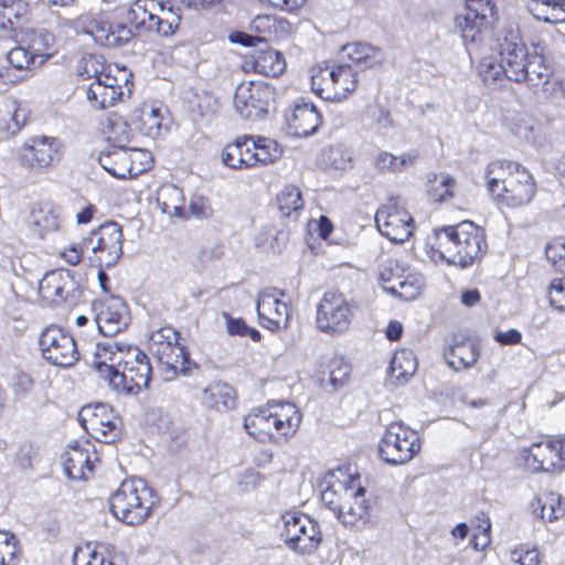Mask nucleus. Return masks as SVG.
Instances as JSON below:
<instances>
[{"label": "nucleus", "mask_w": 565, "mask_h": 565, "mask_svg": "<svg viewBox=\"0 0 565 565\" xmlns=\"http://www.w3.org/2000/svg\"><path fill=\"white\" fill-rule=\"evenodd\" d=\"M93 367L109 388L121 396H138L149 388L153 375L146 351L135 343L116 339L96 344Z\"/></svg>", "instance_id": "1"}, {"label": "nucleus", "mask_w": 565, "mask_h": 565, "mask_svg": "<svg viewBox=\"0 0 565 565\" xmlns=\"http://www.w3.org/2000/svg\"><path fill=\"white\" fill-rule=\"evenodd\" d=\"M531 54L519 30L504 29L497 39L491 55L478 64V74L487 86H503L505 82L524 83L529 79Z\"/></svg>", "instance_id": "2"}, {"label": "nucleus", "mask_w": 565, "mask_h": 565, "mask_svg": "<svg viewBox=\"0 0 565 565\" xmlns=\"http://www.w3.org/2000/svg\"><path fill=\"white\" fill-rule=\"evenodd\" d=\"M321 502L347 526L367 522L370 502L360 472L350 465L330 472L328 486L321 491Z\"/></svg>", "instance_id": "3"}, {"label": "nucleus", "mask_w": 565, "mask_h": 565, "mask_svg": "<svg viewBox=\"0 0 565 565\" xmlns=\"http://www.w3.org/2000/svg\"><path fill=\"white\" fill-rule=\"evenodd\" d=\"M431 256L466 268L480 262L488 252L486 230L472 221L444 225L434 231Z\"/></svg>", "instance_id": "4"}, {"label": "nucleus", "mask_w": 565, "mask_h": 565, "mask_svg": "<svg viewBox=\"0 0 565 565\" xmlns=\"http://www.w3.org/2000/svg\"><path fill=\"white\" fill-rule=\"evenodd\" d=\"M486 186L498 205L520 209L532 202L537 184L523 164L512 160L491 161L484 171Z\"/></svg>", "instance_id": "5"}, {"label": "nucleus", "mask_w": 565, "mask_h": 565, "mask_svg": "<svg viewBox=\"0 0 565 565\" xmlns=\"http://www.w3.org/2000/svg\"><path fill=\"white\" fill-rule=\"evenodd\" d=\"M301 420L302 414L296 404L268 401L244 417V429L260 444L281 445L297 434Z\"/></svg>", "instance_id": "6"}, {"label": "nucleus", "mask_w": 565, "mask_h": 565, "mask_svg": "<svg viewBox=\"0 0 565 565\" xmlns=\"http://www.w3.org/2000/svg\"><path fill=\"white\" fill-rule=\"evenodd\" d=\"M159 504L154 489L139 478L125 479L109 498L114 516L129 526L145 524Z\"/></svg>", "instance_id": "7"}, {"label": "nucleus", "mask_w": 565, "mask_h": 565, "mask_svg": "<svg viewBox=\"0 0 565 565\" xmlns=\"http://www.w3.org/2000/svg\"><path fill=\"white\" fill-rule=\"evenodd\" d=\"M359 82V74L350 64L323 62L310 68L311 90L327 102L349 99L356 92Z\"/></svg>", "instance_id": "8"}, {"label": "nucleus", "mask_w": 565, "mask_h": 565, "mask_svg": "<svg viewBox=\"0 0 565 565\" xmlns=\"http://www.w3.org/2000/svg\"><path fill=\"white\" fill-rule=\"evenodd\" d=\"M152 349L167 380L188 375L196 364L188 348L181 343V334L173 327L164 326L152 334Z\"/></svg>", "instance_id": "9"}, {"label": "nucleus", "mask_w": 565, "mask_h": 565, "mask_svg": "<svg viewBox=\"0 0 565 565\" xmlns=\"http://www.w3.org/2000/svg\"><path fill=\"white\" fill-rule=\"evenodd\" d=\"M423 441L419 433L403 422H392L379 443L380 458L391 466H403L412 461L420 451Z\"/></svg>", "instance_id": "10"}, {"label": "nucleus", "mask_w": 565, "mask_h": 565, "mask_svg": "<svg viewBox=\"0 0 565 565\" xmlns=\"http://www.w3.org/2000/svg\"><path fill=\"white\" fill-rule=\"evenodd\" d=\"M498 20V10L492 0H466L465 11L456 15L455 24L466 44H479Z\"/></svg>", "instance_id": "11"}, {"label": "nucleus", "mask_w": 565, "mask_h": 565, "mask_svg": "<svg viewBox=\"0 0 565 565\" xmlns=\"http://www.w3.org/2000/svg\"><path fill=\"white\" fill-rule=\"evenodd\" d=\"M64 156V145L57 137L35 136L18 151V162L34 173H45L56 168Z\"/></svg>", "instance_id": "12"}, {"label": "nucleus", "mask_w": 565, "mask_h": 565, "mask_svg": "<svg viewBox=\"0 0 565 565\" xmlns=\"http://www.w3.org/2000/svg\"><path fill=\"white\" fill-rule=\"evenodd\" d=\"M282 521L281 536L290 550L302 555L312 554L318 550L322 542V533L317 521L296 511L284 513Z\"/></svg>", "instance_id": "13"}, {"label": "nucleus", "mask_w": 565, "mask_h": 565, "mask_svg": "<svg viewBox=\"0 0 565 565\" xmlns=\"http://www.w3.org/2000/svg\"><path fill=\"white\" fill-rule=\"evenodd\" d=\"M78 420L85 431L104 444H114L122 434V420L107 404L86 405L78 413Z\"/></svg>", "instance_id": "14"}, {"label": "nucleus", "mask_w": 565, "mask_h": 565, "mask_svg": "<svg viewBox=\"0 0 565 565\" xmlns=\"http://www.w3.org/2000/svg\"><path fill=\"white\" fill-rule=\"evenodd\" d=\"M353 309L344 294L338 290L326 291L317 305V328L328 334H340L349 330Z\"/></svg>", "instance_id": "15"}, {"label": "nucleus", "mask_w": 565, "mask_h": 565, "mask_svg": "<svg viewBox=\"0 0 565 565\" xmlns=\"http://www.w3.org/2000/svg\"><path fill=\"white\" fill-rule=\"evenodd\" d=\"M108 139L118 148L105 156L104 168L119 179L136 178L145 172V168L132 167L128 147L132 140V130L124 120L110 122Z\"/></svg>", "instance_id": "16"}, {"label": "nucleus", "mask_w": 565, "mask_h": 565, "mask_svg": "<svg viewBox=\"0 0 565 565\" xmlns=\"http://www.w3.org/2000/svg\"><path fill=\"white\" fill-rule=\"evenodd\" d=\"M43 358L51 364L70 367L79 359V352L72 334L56 326L43 330L39 340Z\"/></svg>", "instance_id": "17"}, {"label": "nucleus", "mask_w": 565, "mask_h": 565, "mask_svg": "<svg viewBox=\"0 0 565 565\" xmlns=\"http://www.w3.org/2000/svg\"><path fill=\"white\" fill-rule=\"evenodd\" d=\"M276 89L263 81H244L237 85L234 93V106L244 118H252L268 113V107L275 100Z\"/></svg>", "instance_id": "18"}, {"label": "nucleus", "mask_w": 565, "mask_h": 565, "mask_svg": "<svg viewBox=\"0 0 565 565\" xmlns=\"http://www.w3.org/2000/svg\"><path fill=\"white\" fill-rule=\"evenodd\" d=\"M375 223L380 233L393 243L406 242L415 231L409 212L393 200L377 209Z\"/></svg>", "instance_id": "19"}, {"label": "nucleus", "mask_w": 565, "mask_h": 565, "mask_svg": "<svg viewBox=\"0 0 565 565\" xmlns=\"http://www.w3.org/2000/svg\"><path fill=\"white\" fill-rule=\"evenodd\" d=\"M256 308L263 328L278 332L289 327L292 308L282 290L273 288L259 294Z\"/></svg>", "instance_id": "20"}, {"label": "nucleus", "mask_w": 565, "mask_h": 565, "mask_svg": "<svg viewBox=\"0 0 565 565\" xmlns=\"http://www.w3.org/2000/svg\"><path fill=\"white\" fill-rule=\"evenodd\" d=\"M122 227L117 222H106L90 232L88 243L100 267H111L122 255Z\"/></svg>", "instance_id": "21"}, {"label": "nucleus", "mask_w": 565, "mask_h": 565, "mask_svg": "<svg viewBox=\"0 0 565 565\" xmlns=\"http://www.w3.org/2000/svg\"><path fill=\"white\" fill-rule=\"evenodd\" d=\"M66 476L72 480H89L100 463L96 447L89 440H77L66 448L62 456Z\"/></svg>", "instance_id": "22"}, {"label": "nucleus", "mask_w": 565, "mask_h": 565, "mask_svg": "<svg viewBox=\"0 0 565 565\" xmlns=\"http://www.w3.org/2000/svg\"><path fill=\"white\" fill-rule=\"evenodd\" d=\"M556 437L533 443L523 448L515 458V465L529 473L550 472L562 468Z\"/></svg>", "instance_id": "23"}, {"label": "nucleus", "mask_w": 565, "mask_h": 565, "mask_svg": "<svg viewBox=\"0 0 565 565\" xmlns=\"http://www.w3.org/2000/svg\"><path fill=\"white\" fill-rule=\"evenodd\" d=\"M287 67L285 56L277 50L267 47L255 50L242 56L241 68L246 74L279 77Z\"/></svg>", "instance_id": "24"}, {"label": "nucleus", "mask_w": 565, "mask_h": 565, "mask_svg": "<svg viewBox=\"0 0 565 565\" xmlns=\"http://www.w3.org/2000/svg\"><path fill=\"white\" fill-rule=\"evenodd\" d=\"M74 289V280L68 270L47 271L39 282L41 298L51 305H58L68 298Z\"/></svg>", "instance_id": "25"}, {"label": "nucleus", "mask_w": 565, "mask_h": 565, "mask_svg": "<svg viewBox=\"0 0 565 565\" xmlns=\"http://www.w3.org/2000/svg\"><path fill=\"white\" fill-rule=\"evenodd\" d=\"M444 355L451 369L460 371L471 367L477 362L480 351L472 339L454 335L444 350Z\"/></svg>", "instance_id": "26"}, {"label": "nucleus", "mask_w": 565, "mask_h": 565, "mask_svg": "<svg viewBox=\"0 0 565 565\" xmlns=\"http://www.w3.org/2000/svg\"><path fill=\"white\" fill-rule=\"evenodd\" d=\"M250 139L252 135H242L228 142L221 152L222 163L232 170L255 168Z\"/></svg>", "instance_id": "27"}, {"label": "nucleus", "mask_w": 565, "mask_h": 565, "mask_svg": "<svg viewBox=\"0 0 565 565\" xmlns=\"http://www.w3.org/2000/svg\"><path fill=\"white\" fill-rule=\"evenodd\" d=\"M322 116L312 104H297L287 117V126L290 135L307 137L312 135L321 125Z\"/></svg>", "instance_id": "28"}, {"label": "nucleus", "mask_w": 565, "mask_h": 565, "mask_svg": "<svg viewBox=\"0 0 565 565\" xmlns=\"http://www.w3.org/2000/svg\"><path fill=\"white\" fill-rule=\"evenodd\" d=\"M99 331L106 337H113L126 326L125 305L118 298L104 301L96 315Z\"/></svg>", "instance_id": "29"}, {"label": "nucleus", "mask_w": 565, "mask_h": 565, "mask_svg": "<svg viewBox=\"0 0 565 565\" xmlns=\"http://www.w3.org/2000/svg\"><path fill=\"white\" fill-rule=\"evenodd\" d=\"M532 514L545 523H551L565 515V503L552 491L535 495L530 502Z\"/></svg>", "instance_id": "30"}, {"label": "nucleus", "mask_w": 565, "mask_h": 565, "mask_svg": "<svg viewBox=\"0 0 565 565\" xmlns=\"http://www.w3.org/2000/svg\"><path fill=\"white\" fill-rule=\"evenodd\" d=\"M62 221L50 204H39L31 210L29 228L40 238L61 230Z\"/></svg>", "instance_id": "31"}, {"label": "nucleus", "mask_w": 565, "mask_h": 565, "mask_svg": "<svg viewBox=\"0 0 565 565\" xmlns=\"http://www.w3.org/2000/svg\"><path fill=\"white\" fill-rule=\"evenodd\" d=\"M258 41H277L284 38L290 31V23L285 18H279L273 14H258L249 25Z\"/></svg>", "instance_id": "32"}, {"label": "nucleus", "mask_w": 565, "mask_h": 565, "mask_svg": "<svg viewBox=\"0 0 565 565\" xmlns=\"http://www.w3.org/2000/svg\"><path fill=\"white\" fill-rule=\"evenodd\" d=\"M30 13L26 0H0V28L18 31L29 22Z\"/></svg>", "instance_id": "33"}, {"label": "nucleus", "mask_w": 565, "mask_h": 565, "mask_svg": "<svg viewBox=\"0 0 565 565\" xmlns=\"http://www.w3.org/2000/svg\"><path fill=\"white\" fill-rule=\"evenodd\" d=\"M418 361L415 353L406 348L398 349L394 352L387 374L393 383L403 385L416 373Z\"/></svg>", "instance_id": "34"}, {"label": "nucleus", "mask_w": 565, "mask_h": 565, "mask_svg": "<svg viewBox=\"0 0 565 565\" xmlns=\"http://www.w3.org/2000/svg\"><path fill=\"white\" fill-rule=\"evenodd\" d=\"M76 24L81 31L90 35L96 43L113 45L116 42L111 24L102 15L93 13L82 14L77 18Z\"/></svg>", "instance_id": "35"}, {"label": "nucleus", "mask_w": 565, "mask_h": 565, "mask_svg": "<svg viewBox=\"0 0 565 565\" xmlns=\"http://www.w3.org/2000/svg\"><path fill=\"white\" fill-rule=\"evenodd\" d=\"M98 78L115 93H120V98L127 94L130 96L134 89V74L127 66L110 63L102 67Z\"/></svg>", "instance_id": "36"}, {"label": "nucleus", "mask_w": 565, "mask_h": 565, "mask_svg": "<svg viewBox=\"0 0 565 565\" xmlns=\"http://www.w3.org/2000/svg\"><path fill=\"white\" fill-rule=\"evenodd\" d=\"M236 402V391L227 383L214 382L203 391V403L211 409L226 412L235 408Z\"/></svg>", "instance_id": "37"}, {"label": "nucleus", "mask_w": 565, "mask_h": 565, "mask_svg": "<svg viewBox=\"0 0 565 565\" xmlns=\"http://www.w3.org/2000/svg\"><path fill=\"white\" fill-rule=\"evenodd\" d=\"M164 8L166 3L158 0H136L127 12V20L136 28L150 31L157 13L164 12Z\"/></svg>", "instance_id": "38"}, {"label": "nucleus", "mask_w": 565, "mask_h": 565, "mask_svg": "<svg viewBox=\"0 0 565 565\" xmlns=\"http://www.w3.org/2000/svg\"><path fill=\"white\" fill-rule=\"evenodd\" d=\"M342 51L353 64L364 68L379 67L384 62L383 51L367 43H349L342 47Z\"/></svg>", "instance_id": "39"}, {"label": "nucleus", "mask_w": 565, "mask_h": 565, "mask_svg": "<svg viewBox=\"0 0 565 565\" xmlns=\"http://www.w3.org/2000/svg\"><path fill=\"white\" fill-rule=\"evenodd\" d=\"M277 210L284 218H297L305 206L300 189L297 185L284 186L275 198Z\"/></svg>", "instance_id": "40"}, {"label": "nucleus", "mask_w": 565, "mask_h": 565, "mask_svg": "<svg viewBox=\"0 0 565 565\" xmlns=\"http://www.w3.org/2000/svg\"><path fill=\"white\" fill-rule=\"evenodd\" d=\"M157 203L170 216L186 217L182 190L173 184H163L157 192Z\"/></svg>", "instance_id": "41"}, {"label": "nucleus", "mask_w": 565, "mask_h": 565, "mask_svg": "<svg viewBox=\"0 0 565 565\" xmlns=\"http://www.w3.org/2000/svg\"><path fill=\"white\" fill-rule=\"evenodd\" d=\"M252 138L250 149L253 150L255 168L271 164L280 159L282 149L276 140L258 135H252Z\"/></svg>", "instance_id": "42"}, {"label": "nucleus", "mask_w": 565, "mask_h": 565, "mask_svg": "<svg viewBox=\"0 0 565 565\" xmlns=\"http://www.w3.org/2000/svg\"><path fill=\"white\" fill-rule=\"evenodd\" d=\"M86 97L95 109H106L121 100L120 93H115L98 78L90 83L86 90Z\"/></svg>", "instance_id": "43"}, {"label": "nucleus", "mask_w": 565, "mask_h": 565, "mask_svg": "<svg viewBox=\"0 0 565 565\" xmlns=\"http://www.w3.org/2000/svg\"><path fill=\"white\" fill-rule=\"evenodd\" d=\"M527 9L537 21L553 24L565 22V11L553 1L531 0Z\"/></svg>", "instance_id": "44"}, {"label": "nucleus", "mask_w": 565, "mask_h": 565, "mask_svg": "<svg viewBox=\"0 0 565 565\" xmlns=\"http://www.w3.org/2000/svg\"><path fill=\"white\" fill-rule=\"evenodd\" d=\"M53 42L54 36L47 31L32 34L26 49L35 64H42L53 55Z\"/></svg>", "instance_id": "45"}, {"label": "nucleus", "mask_w": 565, "mask_h": 565, "mask_svg": "<svg viewBox=\"0 0 565 565\" xmlns=\"http://www.w3.org/2000/svg\"><path fill=\"white\" fill-rule=\"evenodd\" d=\"M471 545L476 551H484L491 544V521L486 512H480L471 519Z\"/></svg>", "instance_id": "46"}, {"label": "nucleus", "mask_w": 565, "mask_h": 565, "mask_svg": "<svg viewBox=\"0 0 565 565\" xmlns=\"http://www.w3.org/2000/svg\"><path fill=\"white\" fill-rule=\"evenodd\" d=\"M415 159L416 156L413 154L395 156L387 151H381L375 156L373 166L380 172L396 173L413 164Z\"/></svg>", "instance_id": "47"}, {"label": "nucleus", "mask_w": 565, "mask_h": 565, "mask_svg": "<svg viewBox=\"0 0 565 565\" xmlns=\"http://www.w3.org/2000/svg\"><path fill=\"white\" fill-rule=\"evenodd\" d=\"M21 556L18 537L9 531H0V565H19Z\"/></svg>", "instance_id": "48"}, {"label": "nucleus", "mask_w": 565, "mask_h": 565, "mask_svg": "<svg viewBox=\"0 0 565 565\" xmlns=\"http://www.w3.org/2000/svg\"><path fill=\"white\" fill-rule=\"evenodd\" d=\"M456 180L450 175H435L428 184L429 199L436 203H443L455 196Z\"/></svg>", "instance_id": "49"}, {"label": "nucleus", "mask_w": 565, "mask_h": 565, "mask_svg": "<svg viewBox=\"0 0 565 565\" xmlns=\"http://www.w3.org/2000/svg\"><path fill=\"white\" fill-rule=\"evenodd\" d=\"M73 565H117L113 558L104 553L96 551L90 544L86 543L76 547L73 555Z\"/></svg>", "instance_id": "50"}, {"label": "nucleus", "mask_w": 565, "mask_h": 565, "mask_svg": "<svg viewBox=\"0 0 565 565\" xmlns=\"http://www.w3.org/2000/svg\"><path fill=\"white\" fill-rule=\"evenodd\" d=\"M545 296L550 308L565 316V275L550 280Z\"/></svg>", "instance_id": "51"}, {"label": "nucleus", "mask_w": 565, "mask_h": 565, "mask_svg": "<svg viewBox=\"0 0 565 565\" xmlns=\"http://www.w3.org/2000/svg\"><path fill=\"white\" fill-rule=\"evenodd\" d=\"M168 14H170V19L161 17L159 13H157V17L150 31H153L160 36L164 38L172 36L173 34H175L180 28L181 14L175 9L174 4L169 6Z\"/></svg>", "instance_id": "52"}, {"label": "nucleus", "mask_w": 565, "mask_h": 565, "mask_svg": "<svg viewBox=\"0 0 565 565\" xmlns=\"http://www.w3.org/2000/svg\"><path fill=\"white\" fill-rule=\"evenodd\" d=\"M387 292L409 301L420 294V285L416 278L396 276V284L388 285Z\"/></svg>", "instance_id": "53"}, {"label": "nucleus", "mask_w": 565, "mask_h": 565, "mask_svg": "<svg viewBox=\"0 0 565 565\" xmlns=\"http://www.w3.org/2000/svg\"><path fill=\"white\" fill-rule=\"evenodd\" d=\"M544 555L535 545L521 543L511 551V561L518 565H541Z\"/></svg>", "instance_id": "54"}, {"label": "nucleus", "mask_w": 565, "mask_h": 565, "mask_svg": "<svg viewBox=\"0 0 565 565\" xmlns=\"http://www.w3.org/2000/svg\"><path fill=\"white\" fill-rule=\"evenodd\" d=\"M224 318L226 321V330L230 335L237 337H248L254 342H259L262 340L260 332L249 327L243 318H233L228 313H224Z\"/></svg>", "instance_id": "55"}, {"label": "nucleus", "mask_w": 565, "mask_h": 565, "mask_svg": "<svg viewBox=\"0 0 565 565\" xmlns=\"http://www.w3.org/2000/svg\"><path fill=\"white\" fill-rule=\"evenodd\" d=\"M7 61L11 68L18 72H28L36 65L26 47L18 45L7 54Z\"/></svg>", "instance_id": "56"}, {"label": "nucleus", "mask_w": 565, "mask_h": 565, "mask_svg": "<svg viewBox=\"0 0 565 565\" xmlns=\"http://www.w3.org/2000/svg\"><path fill=\"white\" fill-rule=\"evenodd\" d=\"M545 255L556 270L565 271V237H555L550 242Z\"/></svg>", "instance_id": "57"}, {"label": "nucleus", "mask_w": 565, "mask_h": 565, "mask_svg": "<svg viewBox=\"0 0 565 565\" xmlns=\"http://www.w3.org/2000/svg\"><path fill=\"white\" fill-rule=\"evenodd\" d=\"M351 375V366L342 360H332L329 364V381L334 387L343 386Z\"/></svg>", "instance_id": "58"}, {"label": "nucleus", "mask_w": 565, "mask_h": 565, "mask_svg": "<svg viewBox=\"0 0 565 565\" xmlns=\"http://www.w3.org/2000/svg\"><path fill=\"white\" fill-rule=\"evenodd\" d=\"M103 66V63L96 55L85 56L78 64V75L83 79H98Z\"/></svg>", "instance_id": "59"}, {"label": "nucleus", "mask_w": 565, "mask_h": 565, "mask_svg": "<svg viewBox=\"0 0 565 565\" xmlns=\"http://www.w3.org/2000/svg\"><path fill=\"white\" fill-rule=\"evenodd\" d=\"M222 1L223 0H178L174 7L182 15L183 11L200 12L220 4Z\"/></svg>", "instance_id": "60"}, {"label": "nucleus", "mask_w": 565, "mask_h": 565, "mask_svg": "<svg viewBox=\"0 0 565 565\" xmlns=\"http://www.w3.org/2000/svg\"><path fill=\"white\" fill-rule=\"evenodd\" d=\"M11 385L17 394H25L33 390L34 379L24 371H18L12 377Z\"/></svg>", "instance_id": "61"}, {"label": "nucleus", "mask_w": 565, "mask_h": 565, "mask_svg": "<svg viewBox=\"0 0 565 565\" xmlns=\"http://www.w3.org/2000/svg\"><path fill=\"white\" fill-rule=\"evenodd\" d=\"M262 4L289 13L298 11L307 0H258Z\"/></svg>", "instance_id": "62"}, {"label": "nucleus", "mask_w": 565, "mask_h": 565, "mask_svg": "<svg viewBox=\"0 0 565 565\" xmlns=\"http://www.w3.org/2000/svg\"><path fill=\"white\" fill-rule=\"evenodd\" d=\"M84 256V249L81 244H71L60 252V258L70 266L78 265Z\"/></svg>", "instance_id": "63"}, {"label": "nucleus", "mask_w": 565, "mask_h": 565, "mask_svg": "<svg viewBox=\"0 0 565 565\" xmlns=\"http://www.w3.org/2000/svg\"><path fill=\"white\" fill-rule=\"evenodd\" d=\"M141 120L148 134H151L153 129L159 130L161 127L160 109L151 108L149 111H142Z\"/></svg>", "instance_id": "64"}]
</instances>
